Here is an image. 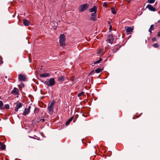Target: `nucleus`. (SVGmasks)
<instances>
[{"instance_id": "17", "label": "nucleus", "mask_w": 160, "mask_h": 160, "mask_svg": "<svg viewBox=\"0 0 160 160\" xmlns=\"http://www.w3.org/2000/svg\"><path fill=\"white\" fill-rule=\"evenodd\" d=\"M154 26L153 25H152L149 29V32H150V33H151L152 32V31L154 29Z\"/></svg>"}, {"instance_id": "3", "label": "nucleus", "mask_w": 160, "mask_h": 160, "mask_svg": "<svg viewBox=\"0 0 160 160\" xmlns=\"http://www.w3.org/2000/svg\"><path fill=\"white\" fill-rule=\"evenodd\" d=\"M88 7L89 5L87 3L83 4L79 7V10L80 12H82L86 10Z\"/></svg>"}, {"instance_id": "10", "label": "nucleus", "mask_w": 160, "mask_h": 160, "mask_svg": "<svg viewBox=\"0 0 160 160\" xmlns=\"http://www.w3.org/2000/svg\"><path fill=\"white\" fill-rule=\"evenodd\" d=\"M96 16V13H92L91 15L90 19L92 21H96L97 19Z\"/></svg>"}, {"instance_id": "29", "label": "nucleus", "mask_w": 160, "mask_h": 160, "mask_svg": "<svg viewBox=\"0 0 160 160\" xmlns=\"http://www.w3.org/2000/svg\"><path fill=\"white\" fill-rule=\"evenodd\" d=\"M103 7H107L108 6V4L106 2H104L103 4Z\"/></svg>"}, {"instance_id": "12", "label": "nucleus", "mask_w": 160, "mask_h": 160, "mask_svg": "<svg viewBox=\"0 0 160 160\" xmlns=\"http://www.w3.org/2000/svg\"><path fill=\"white\" fill-rule=\"evenodd\" d=\"M19 79L20 81H25L26 80V78L25 76L22 74H20L18 76Z\"/></svg>"}, {"instance_id": "8", "label": "nucleus", "mask_w": 160, "mask_h": 160, "mask_svg": "<svg viewBox=\"0 0 160 160\" xmlns=\"http://www.w3.org/2000/svg\"><path fill=\"white\" fill-rule=\"evenodd\" d=\"M31 108V106H29L27 108L25 109L23 113V115L24 116H26L30 112V110Z\"/></svg>"}, {"instance_id": "33", "label": "nucleus", "mask_w": 160, "mask_h": 160, "mask_svg": "<svg viewBox=\"0 0 160 160\" xmlns=\"http://www.w3.org/2000/svg\"><path fill=\"white\" fill-rule=\"evenodd\" d=\"M73 79H74V78H73V77H72L71 78V80H72V81H73Z\"/></svg>"}, {"instance_id": "6", "label": "nucleus", "mask_w": 160, "mask_h": 160, "mask_svg": "<svg viewBox=\"0 0 160 160\" xmlns=\"http://www.w3.org/2000/svg\"><path fill=\"white\" fill-rule=\"evenodd\" d=\"M146 8H148L149 10L152 11L154 12L157 11L156 8L151 4H148L146 6Z\"/></svg>"}, {"instance_id": "31", "label": "nucleus", "mask_w": 160, "mask_h": 160, "mask_svg": "<svg viewBox=\"0 0 160 160\" xmlns=\"http://www.w3.org/2000/svg\"><path fill=\"white\" fill-rule=\"evenodd\" d=\"M156 38L155 37H154L152 38V40L153 41H156Z\"/></svg>"}, {"instance_id": "1", "label": "nucleus", "mask_w": 160, "mask_h": 160, "mask_svg": "<svg viewBox=\"0 0 160 160\" xmlns=\"http://www.w3.org/2000/svg\"><path fill=\"white\" fill-rule=\"evenodd\" d=\"M65 36L64 34H61L59 36V43L63 48L65 47Z\"/></svg>"}, {"instance_id": "20", "label": "nucleus", "mask_w": 160, "mask_h": 160, "mask_svg": "<svg viewBox=\"0 0 160 160\" xmlns=\"http://www.w3.org/2000/svg\"><path fill=\"white\" fill-rule=\"evenodd\" d=\"M73 119V117H72L68 121H67L66 122V124L67 125H68V124H69L70 122L72 121V120Z\"/></svg>"}, {"instance_id": "19", "label": "nucleus", "mask_w": 160, "mask_h": 160, "mask_svg": "<svg viewBox=\"0 0 160 160\" xmlns=\"http://www.w3.org/2000/svg\"><path fill=\"white\" fill-rule=\"evenodd\" d=\"M103 69H101L100 68H98L95 70V72L97 73H99Z\"/></svg>"}, {"instance_id": "35", "label": "nucleus", "mask_w": 160, "mask_h": 160, "mask_svg": "<svg viewBox=\"0 0 160 160\" xmlns=\"http://www.w3.org/2000/svg\"><path fill=\"white\" fill-rule=\"evenodd\" d=\"M108 24H109V25H110V22L109 21H108Z\"/></svg>"}, {"instance_id": "34", "label": "nucleus", "mask_w": 160, "mask_h": 160, "mask_svg": "<svg viewBox=\"0 0 160 160\" xmlns=\"http://www.w3.org/2000/svg\"><path fill=\"white\" fill-rule=\"evenodd\" d=\"M21 85L22 87H24V85L23 84H21Z\"/></svg>"}, {"instance_id": "26", "label": "nucleus", "mask_w": 160, "mask_h": 160, "mask_svg": "<svg viewBox=\"0 0 160 160\" xmlns=\"http://www.w3.org/2000/svg\"><path fill=\"white\" fill-rule=\"evenodd\" d=\"M155 0H148V2L149 3H153L155 2Z\"/></svg>"}, {"instance_id": "16", "label": "nucleus", "mask_w": 160, "mask_h": 160, "mask_svg": "<svg viewBox=\"0 0 160 160\" xmlns=\"http://www.w3.org/2000/svg\"><path fill=\"white\" fill-rule=\"evenodd\" d=\"M23 24L25 26H28L30 23L26 19H23Z\"/></svg>"}, {"instance_id": "30", "label": "nucleus", "mask_w": 160, "mask_h": 160, "mask_svg": "<svg viewBox=\"0 0 160 160\" xmlns=\"http://www.w3.org/2000/svg\"><path fill=\"white\" fill-rule=\"evenodd\" d=\"M94 72V70H92V71L90 72V73H89V75H91L92 74V73H93V72Z\"/></svg>"}, {"instance_id": "27", "label": "nucleus", "mask_w": 160, "mask_h": 160, "mask_svg": "<svg viewBox=\"0 0 160 160\" xmlns=\"http://www.w3.org/2000/svg\"><path fill=\"white\" fill-rule=\"evenodd\" d=\"M111 12L112 13L114 14H116V12L114 8H111Z\"/></svg>"}, {"instance_id": "25", "label": "nucleus", "mask_w": 160, "mask_h": 160, "mask_svg": "<svg viewBox=\"0 0 160 160\" xmlns=\"http://www.w3.org/2000/svg\"><path fill=\"white\" fill-rule=\"evenodd\" d=\"M152 46L155 48H158L159 47V45L157 43H156L153 44Z\"/></svg>"}, {"instance_id": "18", "label": "nucleus", "mask_w": 160, "mask_h": 160, "mask_svg": "<svg viewBox=\"0 0 160 160\" xmlns=\"http://www.w3.org/2000/svg\"><path fill=\"white\" fill-rule=\"evenodd\" d=\"M3 102L2 101H0V109H4V108L3 107Z\"/></svg>"}, {"instance_id": "24", "label": "nucleus", "mask_w": 160, "mask_h": 160, "mask_svg": "<svg viewBox=\"0 0 160 160\" xmlns=\"http://www.w3.org/2000/svg\"><path fill=\"white\" fill-rule=\"evenodd\" d=\"M4 109L6 108V109H8L9 108V106L8 104H5L4 107Z\"/></svg>"}, {"instance_id": "7", "label": "nucleus", "mask_w": 160, "mask_h": 160, "mask_svg": "<svg viewBox=\"0 0 160 160\" xmlns=\"http://www.w3.org/2000/svg\"><path fill=\"white\" fill-rule=\"evenodd\" d=\"M133 29L134 28L133 27H128L126 31V34L128 35L129 34H131L133 32Z\"/></svg>"}, {"instance_id": "14", "label": "nucleus", "mask_w": 160, "mask_h": 160, "mask_svg": "<svg viewBox=\"0 0 160 160\" xmlns=\"http://www.w3.org/2000/svg\"><path fill=\"white\" fill-rule=\"evenodd\" d=\"M6 148V145L3 143L0 142V149L1 150H4Z\"/></svg>"}, {"instance_id": "23", "label": "nucleus", "mask_w": 160, "mask_h": 160, "mask_svg": "<svg viewBox=\"0 0 160 160\" xmlns=\"http://www.w3.org/2000/svg\"><path fill=\"white\" fill-rule=\"evenodd\" d=\"M102 59L101 58H100L98 60V61H97L96 62H94V64H96L97 63H99L101 61H102Z\"/></svg>"}, {"instance_id": "21", "label": "nucleus", "mask_w": 160, "mask_h": 160, "mask_svg": "<svg viewBox=\"0 0 160 160\" xmlns=\"http://www.w3.org/2000/svg\"><path fill=\"white\" fill-rule=\"evenodd\" d=\"M64 78L63 76H62L58 78V81L59 82H62L64 80Z\"/></svg>"}, {"instance_id": "5", "label": "nucleus", "mask_w": 160, "mask_h": 160, "mask_svg": "<svg viewBox=\"0 0 160 160\" xmlns=\"http://www.w3.org/2000/svg\"><path fill=\"white\" fill-rule=\"evenodd\" d=\"M15 104L16 107L15 108V110L16 112H17L18 109L22 106V104L18 101Z\"/></svg>"}, {"instance_id": "11", "label": "nucleus", "mask_w": 160, "mask_h": 160, "mask_svg": "<svg viewBox=\"0 0 160 160\" xmlns=\"http://www.w3.org/2000/svg\"><path fill=\"white\" fill-rule=\"evenodd\" d=\"M19 91L18 88H14L13 90L11 91V93L14 95H17L18 94Z\"/></svg>"}, {"instance_id": "28", "label": "nucleus", "mask_w": 160, "mask_h": 160, "mask_svg": "<svg viewBox=\"0 0 160 160\" xmlns=\"http://www.w3.org/2000/svg\"><path fill=\"white\" fill-rule=\"evenodd\" d=\"M84 94V93L83 92H82L78 94V97H80L81 96H82Z\"/></svg>"}, {"instance_id": "13", "label": "nucleus", "mask_w": 160, "mask_h": 160, "mask_svg": "<svg viewBox=\"0 0 160 160\" xmlns=\"http://www.w3.org/2000/svg\"><path fill=\"white\" fill-rule=\"evenodd\" d=\"M97 11V7L96 6H93L92 8L89 10V11L90 12H94L93 13H96Z\"/></svg>"}, {"instance_id": "2", "label": "nucleus", "mask_w": 160, "mask_h": 160, "mask_svg": "<svg viewBox=\"0 0 160 160\" xmlns=\"http://www.w3.org/2000/svg\"><path fill=\"white\" fill-rule=\"evenodd\" d=\"M45 83L48 86L51 87L55 84V82L54 78H51L49 79H47L45 81Z\"/></svg>"}, {"instance_id": "9", "label": "nucleus", "mask_w": 160, "mask_h": 160, "mask_svg": "<svg viewBox=\"0 0 160 160\" xmlns=\"http://www.w3.org/2000/svg\"><path fill=\"white\" fill-rule=\"evenodd\" d=\"M107 40L110 43H112L113 41V38L112 35L111 34H109L107 38Z\"/></svg>"}, {"instance_id": "22", "label": "nucleus", "mask_w": 160, "mask_h": 160, "mask_svg": "<svg viewBox=\"0 0 160 160\" xmlns=\"http://www.w3.org/2000/svg\"><path fill=\"white\" fill-rule=\"evenodd\" d=\"M102 51L103 49H102L99 48L98 50L97 53L98 54H100L101 53V52H102Z\"/></svg>"}, {"instance_id": "15", "label": "nucleus", "mask_w": 160, "mask_h": 160, "mask_svg": "<svg viewBox=\"0 0 160 160\" xmlns=\"http://www.w3.org/2000/svg\"><path fill=\"white\" fill-rule=\"evenodd\" d=\"M50 75V74L49 73H42L39 75V76L41 78H44L46 77H49Z\"/></svg>"}, {"instance_id": "32", "label": "nucleus", "mask_w": 160, "mask_h": 160, "mask_svg": "<svg viewBox=\"0 0 160 160\" xmlns=\"http://www.w3.org/2000/svg\"><path fill=\"white\" fill-rule=\"evenodd\" d=\"M112 28V26L110 25V29H111Z\"/></svg>"}, {"instance_id": "4", "label": "nucleus", "mask_w": 160, "mask_h": 160, "mask_svg": "<svg viewBox=\"0 0 160 160\" xmlns=\"http://www.w3.org/2000/svg\"><path fill=\"white\" fill-rule=\"evenodd\" d=\"M55 103V101L53 100L52 102L50 105L48 106V110L50 112L52 113L53 112V108Z\"/></svg>"}]
</instances>
